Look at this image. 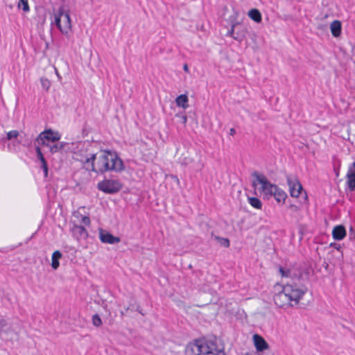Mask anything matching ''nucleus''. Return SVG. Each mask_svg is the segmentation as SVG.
Instances as JSON below:
<instances>
[{"instance_id": "nucleus-3", "label": "nucleus", "mask_w": 355, "mask_h": 355, "mask_svg": "<svg viewBox=\"0 0 355 355\" xmlns=\"http://www.w3.org/2000/svg\"><path fill=\"white\" fill-rule=\"evenodd\" d=\"M252 175L256 178V181L261 185V191L264 194L273 196L279 202L285 201L287 197L286 193L277 185L270 183L265 175L259 174L257 171H254Z\"/></svg>"}, {"instance_id": "nucleus-2", "label": "nucleus", "mask_w": 355, "mask_h": 355, "mask_svg": "<svg viewBox=\"0 0 355 355\" xmlns=\"http://www.w3.org/2000/svg\"><path fill=\"white\" fill-rule=\"evenodd\" d=\"M306 291V288H299L296 284L286 283L282 290L274 295L273 300L275 304L280 308L294 306L298 304Z\"/></svg>"}, {"instance_id": "nucleus-7", "label": "nucleus", "mask_w": 355, "mask_h": 355, "mask_svg": "<svg viewBox=\"0 0 355 355\" xmlns=\"http://www.w3.org/2000/svg\"><path fill=\"white\" fill-rule=\"evenodd\" d=\"M60 139V135L58 132H53L51 129H49L42 132L36 138V141L38 144L49 146L46 144L45 140L55 142L59 141Z\"/></svg>"}, {"instance_id": "nucleus-8", "label": "nucleus", "mask_w": 355, "mask_h": 355, "mask_svg": "<svg viewBox=\"0 0 355 355\" xmlns=\"http://www.w3.org/2000/svg\"><path fill=\"white\" fill-rule=\"evenodd\" d=\"M286 180L291 196L297 198L302 191V186L300 181L295 176L291 175L286 176Z\"/></svg>"}, {"instance_id": "nucleus-34", "label": "nucleus", "mask_w": 355, "mask_h": 355, "mask_svg": "<svg viewBox=\"0 0 355 355\" xmlns=\"http://www.w3.org/2000/svg\"><path fill=\"white\" fill-rule=\"evenodd\" d=\"M230 134L231 135H235V134H236V130H235V129H234V128H231V129L230 130Z\"/></svg>"}, {"instance_id": "nucleus-15", "label": "nucleus", "mask_w": 355, "mask_h": 355, "mask_svg": "<svg viewBox=\"0 0 355 355\" xmlns=\"http://www.w3.org/2000/svg\"><path fill=\"white\" fill-rule=\"evenodd\" d=\"M246 29L244 27L241 26L239 24L235 30V35H233V38L241 42L245 37Z\"/></svg>"}, {"instance_id": "nucleus-20", "label": "nucleus", "mask_w": 355, "mask_h": 355, "mask_svg": "<svg viewBox=\"0 0 355 355\" xmlns=\"http://www.w3.org/2000/svg\"><path fill=\"white\" fill-rule=\"evenodd\" d=\"M248 201L250 205L252 206L253 207L256 209L261 208L262 203L259 198L254 197L249 198Z\"/></svg>"}, {"instance_id": "nucleus-18", "label": "nucleus", "mask_w": 355, "mask_h": 355, "mask_svg": "<svg viewBox=\"0 0 355 355\" xmlns=\"http://www.w3.org/2000/svg\"><path fill=\"white\" fill-rule=\"evenodd\" d=\"M248 16L255 22L259 23L261 21V14L259 10L256 8L251 9L248 12Z\"/></svg>"}, {"instance_id": "nucleus-17", "label": "nucleus", "mask_w": 355, "mask_h": 355, "mask_svg": "<svg viewBox=\"0 0 355 355\" xmlns=\"http://www.w3.org/2000/svg\"><path fill=\"white\" fill-rule=\"evenodd\" d=\"M176 104L178 107L187 108L188 107V97L186 94H181L175 99Z\"/></svg>"}, {"instance_id": "nucleus-11", "label": "nucleus", "mask_w": 355, "mask_h": 355, "mask_svg": "<svg viewBox=\"0 0 355 355\" xmlns=\"http://www.w3.org/2000/svg\"><path fill=\"white\" fill-rule=\"evenodd\" d=\"M71 232L77 240L86 239L88 236L86 229L82 225H74L71 229Z\"/></svg>"}, {"instance_id": "nucleus-30", "label": "nucleus", "mask_w": 355, "mask_h": 355, "mask_svg": "<svg viewBox=\"0 0 355 355\" xmlns=\"http://www.w3.org/2000/svg\"><path fill=\"white\" fill-rule=\"evenodd\" d=\"M41 168H42V170L44 171V176L47 177V175H48V165H47V162H44V163H42L41 164Z\"/></svg>"}, {"instance_id": "nucleus-39", "label": "nucleus", "mask_w": 355, "mask_h": 355, "mask_svg": "<svg viewBox=\"0 0 355 355\" xmlns=\"http://www.w3.org/2000/svg\"><path fill=\"white\" fill-rule=\"evenodd\" d=\"M124 313H124L123 311H121V314L122 315H124Z\"/></svg>"}, {"instance_id": "nucleus-6", "label": "nucleus", "mask_w": 355, "mask_h": 355, "mask_svg": "<svg viewBox=\"0 0 355 355\" xmlns=\"http://www.w3.org/2000/svg\"><path fill=\"white\" fill-rule=\"evenodd\" d=\"M121 188V184L115 180H104L98 183V189L106 193H115Z\"/></svg>"}, {"instance_id": "nucleus-32", "label": "nucleus", "mask_w": 355, "mask_h": 355, "mask_svg": "<svg viewBox=\"0 0 355 355\" xmlns=\"http://www.w3.org/2000/svg\"><path fill=\"white\" fill-rule=\"evenodd\" d=\"M330 246L331 247H334V248L337 249L338 250H339L340 248V245L338 243H332L330 244Z\"/></svg>"}, {"instance_id": "nucleus-4", "label": "nucleus", "mask_w": 355, "mask_h": 355, "mask_svg": "<svg viewBox=\"0 0 355 355\" xmlns=\"http://www.w3.org/2000/svg\"><path fill=\"white\" fill-rule=\"evenodd\" d=\"M194 355H225L224 351L218 349L215 342L211 340H196L190 345Z\"/></svg>"}, {"instance_id": "nucleus-27", "label": "nucleus", "mask_w": 355, "mask_h": 355, "mask_svg": "<svg viewBox=\"0 0 355 355\" xmlns=\"http://www.w3.org/2000/svg\"><path fill=\"white\" fill-rule=\"evenodd\" d=\"M279 270L282 277H288L290 276V274H291L290 270L284 268L282 267H279Z\"/></svg>"}, {"instance_id": "nucleus-36", "label": "nucleus", "mask_w": 355, "mask_h": 355, "mask_svg": "<svg viewBox=\"0 0 355 355\" xmlns=\"http://www.w3.org/2000/svg\"><path fill=\"white\" fill-rule=\"evenodd\" d=\"M129 309H130V306H128V307H127V308L125 309V311L127 312Z\"/></svg>"}, {"instance_id": "nucleus-35", "label": "nucleus", "mask_w": 355, "mask_h": 355, "mask_svg": "<svg viewBox=\"0 0 355 355\" xmlns=\"http://www.w3.org/2000/svg\"><path fill=\"white\" fill-rule=\"evenodd\" d=\"M183 69H184L185 71H187H187H189L188 65L185 64L183 66Z\"/></svg>"}, {"instance_id": "nucleus-23", "label": "nucleus", "mask_w": 355, "mask_h": 355, "mask_svg": "<svg viewBox=\"0 0 355 355\" xmlns=\"http://www.w3.org/2000/svg\"><path fill=\"white\" fill-rule=\"evenodd\" d=\"M92 323L95 327H100L102 324V320L98 314H94L92 316Z\"/></svg>"}, {"instance_id": "nucleus-38", "label": "nucleus", "mask_w": 355, "mask_h": 355, "mask_svg": "<svg viewBox=\"0 0 355 355\" xmlns=\"http://www.w3.org/2000/svg\"><path fill=\"white\" fill-rule=\"evenodd\" d=\"M253 186H254V187H256V182H253Z\"/></svg>"}, {"instance_id": "nucleus-24", "label": "nucleus", "mask_w": 355, "mask_h": 355, "mask_svg": "<svg viewBox=\"0 0 355 355\" xmlns=\"http://www.w3.org/2000/svg\"><path fill=\"white\" fill-rule=\"evenodd\" d=\"M35 151L37 153V157L41 162V164L44 163V162H46L41 151L40 148L38 146L35 147Z\"/></svg>"}, {"instance_id": "nucleus-37", "label": "nucleus", "mask_w": 355, "mask_h": 355, "mask_svg": "<svg viewBox=\"0 0 355 355\" xmlns=\"http://www.w3.org/2000/svg\"><path fill=\"white\" fill-rule=\"evenodd\" d=\"M139 306H138L137 308V311L141 313V312L139 310Z\"/></svg>"}, {"instance_id": "nucleus-10", "label": "nucleus", "mask_w": 355, "mask_h": 355, "mask_svg": "<svg viewBox=\"0 0 355 355\" xmlns=\"http://www.w3.org/2000/svg\"><path fill=\"white\" fill-rule=\"evenodd\" d=\"M346 177L349 190L355 191V162L349 167Z\"/></svg>"}, {"instance_id": "nucleus-33", "label": "nucleus", "mask_w": 355, "mask_h": 355, "mask_svg": "<svg viewBox=\"0 0 355 355\" xmlns=\"http://www.w3.org/2000/svg\"><path fill=\"white\" fill-rule=\"evenodd\" d=\"M187 121V116H185V115L182 116V123L185 125Z\"/></svg>"}, {"instance_id": "nucleus-1", "label": "nucleus", "mask_w": 355, "mask_h": 355, "mask_svg": "<svg viewBox=\"0 0 355 355\" xmlns=\"http://www.w3.org/2000/svg\"><path fill=\"white\" fill-rule=\"evenodd\" d=\"M83 167L88 171L103 174L107 171L121 172L124 170L123 162L115 152L102 150L88 153L80 159Z\"/></svg>"}, {"instance_id": "nucleus-25", "label": "nucleus", "mask_w": 355, "mask_h": 355, "mask_svg": "<svg viewBox=\"0 0 355 355\" xmlns=\"http://www.w3.org/2000/svg\"><path fill=\"white\" fill-rule=\"evenodd\" d=\"M41 85L43 89L48 90L51 86V82L46 78H41Z\"/></svg>"}, {"instance_id": "nucleus-22", "label": "nucleus", "mask_w": 355, "mask_h": 355, "mask_svg": "<svg viewBox=\"0 0 355 355\" xmlns=\"http://www.w3.org/2000/svg\"><path fill=\"white\" fill-rule=\"evenodd\" d=\"M216 239L218 240V243L221 246L227 248L230 246V241L225 238H221L219 236H216Z\"/></svg>"}, {"instance_id": "nucleus-16", "label": "nucleus", "mask_w": 355, "mask_h": 355, "mask_svg": "<svg viewBox=\"0 0 355 355\" xmlns=\"http://www.w3.org/2000/svg\"><path fill=\"white\" fill-rule=\"evenodd\" d=\"M62 253L59 251V250H56L55 251L53 254H52V261H51V267L54 269V270H56L59 266H60V263H59V260L62 258Z\"/></svg>"}, {"instance_id": "nucleus-31", "label": "nucleus", "mask_w": 355, "mask_h": 355, "mask_svg": "<svg viewBox=\"0 0 355 355\" xmlns=\"http://www.w3.org/2000/svg\"><path fill=\"white\" fill-rule=\"evenodd\" d=\"M289 209L293 212H297L299 210L298 207L297 205H293V204L289 205Z\"/></svg>"}, {"instance_id": "nucleus-13", "label": "nucleus", "mask_w": 355, "mask_h": 355, "mask_svg": "<svg viewBox=\"0 0 355 355\" xmlns=\"http://www.w3.org/2000/svg\"><path fill=\"white\" fill-rule=\"evenodd\" d=\"M332 236L335 240L340 241L343 239L346 236V230L344 226H336L332 231Z\"/></svg>"}, {"instance_id": "nucleus-19", "label": "nucleus", "mask_w": 355, "mask_h": 355, "mask_svg": "<svg viewBox=\"0 0 355 355\" xmlns=\"http://www.w3.org/2000/svg\"><path fill=\"white\" fill-rule=\"evenodd\" d=\"M64 146H65V144L63 142L55 144L52 146H49L50 152L51 153H58V152L62 150L64 148Z\"/></svg>"}, {"instance_id": "nucleus-21", "label": "nucleus", "mask_w": 355, "mask_h": 355, "mask_svg": "<svg viewBox=\"0 0 355 355\" xmlns=\"http://www.w3.org/2000/svg\"><path fill=\"white\" fill-rule=\"evenodd\" d=\"M21 5H22V10L24 12H28L29 11L30 8H29V6H28V0H19V3H18V7L19 8H21Z\"/></svg>"}, {"instance_id": "nucleus-12", "label": "nucleus", "mask_w": 355, "mask_h": 355, "mask_svg": "<svg viewBox=\"0 0 355 355\" xmlns=\"http://www.w3.org/2000/svg\"><path fill=\"white\" fill-rule=\"evenodd\" d=\"M253 340L255 347L258 352H263L269 347L267 342L263 338V337L258 334H254L253 336Z\"/></svg>"}, {"instance_id": "nucleus-29", "label": "nucleus", "mask_w": 355, "mask_h": 355, "mask_svg": "<svg viewBox=\"0 0 355 355\" xmlns=\"http://www.w3.org/2000/svg\"><path fill=\"white\" fill-rule=\"evenodd\" d=\"M80 216L81 217L80 222L82 223H83L85 225H90L91 221H90V218L88 216Z\"/></svg>"}, {"instance_id": "nucleus-14", "label": "nucleus", "mask_w": 355, "mask_h": 355, "mask_svg": "<svg viewBox=\"0 0 355 355\" xmlns=\"http://www.w3.org/2000/svg\"><path fill=\"white\" fill-rule=\"evenodd\" d=\"M331 34L334 37H337L341 34V22L338 20H334L330 25Z\"/></svg>"}, {"instance_id": "nucleus-9", "label": "nucleus", "mask_w": 355, "mask_h": 355, "mask_svg": "<svg viewBox=\"0 0 355 355\" xmlns=\"http://www.w3.org/2000/svg\"><path fill=\"white\" fill-rule=\"evenodd\" d=\"M99 239L102 243L109 244L119 243L121 241L119 237L114 236L109 232L102 229L99 230Z\"/></svg>"}, {"instance_id": "nucleus-40", "label": "nucleus", "mask_w": 355, "mask_h": 355, "mask_svg": "<svg viewBox=\"0 0 355 355\" xmlns=\"http://www.w3.org/2000/svg\"><path fill=\"white\" fill-rule=\"evenodd\" d=\"M245 355H252L251 354L246 353Z\"/></svg>"}, {"instance_id": "nucleus-26", "label": "nucleus", "mask_w": 355, "mask_h": 355, "mask_svg": "<svg viewBox=\"0 0 355 355\" xmlns=\"http://www.w3.org/2000/svg\"><path fill=\"white\" fill-rule=\"evenodd\" d=\"M19 136V132L17 130H11L7 133L6 139L8 140H11L12 139H15Z\"/></svg>"}, {"instance_id": "nucleus-28", "label": "nucleus", "mask_w": 355, "mask_h": 355, "mask_svg": "<svg viewBox=\"0 0 355 355\" xmlns=\"http://www.w3.org/2000/svg\"><path fill=\"white\" fill-rule=\"evenodd\" d=\"M238 26L239 23L232 24L231 29L227 33V35H230L233 37V35H235V30L236 29Z\"/></svg>"}, {"instance_id": "nucleus-5", "label": "nucleus", "mask_w": 355, "mask_h": 355, "mask_svg": "<svg viewBox=\"0 0 355 355\" xmlns=\"http://www.w3.org/2000/svg\"><path fill=\"white\" fill-rule=\"evenodd\" d=\"M55 24L63 33H68L71 29V23L69 13L66 12L62 8H60L54 14Z\"/></svg>"}]
</instances>
